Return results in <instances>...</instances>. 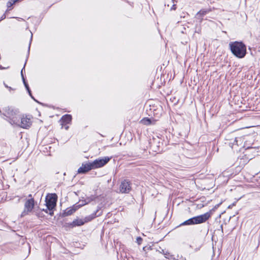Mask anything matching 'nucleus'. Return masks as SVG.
Returning <instances> with one entry per match:
<instances>
[{
	"mask_svg": "<svg viewBox=\"0 0 260 260\" xmlns=\"http://www.w3.org/2000/svg\"><path fill=\"white\" fill-rule=\"evenodd\" d=\"M19 1V0H14V1H15V2H17V1Z\"/></svg>",
	"mask_w": 260,
	"mask_h": 260,
	"instance_id": "22",
	"label": "nucleus"
},
{
	"mask_svg": "<svg viewBox=\"0 0 260 260\" xmlns=\"http://www.w3.org/2000/svg\"><path fill=\"white\" fill-rule=\"evenodd\" d=\"M110 160V158L108 156L95 159L91 162L93 170L104 166Z\"/></svg>",
	"mask_w": 260,
	"mask_h": 260,
	"instance_id": "7",
	"label": "nucleus"
},
{
	"mask_svg": "<svg viewBox=\"0 0 260 260\" xmlns=\"http://www.w3.org/2000/svg\"><path fill=\"white\" fill-rule=\"evenodd\" d=\"M164 254L165 257L169 260H177L174 255H172L168 252H166Z\"/></svg>",
	"mask_w": 260,
	"mask_h": 260,
	"instance_id": "14",
	"label": "nucleus"
},
{
	"mask_svg": "<svg viewBox=\"0 0 260 260\" xmlns=\"http://www.w3.org/2000/svg\"><path fill=\"white\" fill-rule=\"evenodd\" d=\"M99 212V210H96V212L94 214H92L86 217L83 219H77L73 221V225L74 226H80L83 225L85 223L89 222L95 218L96 216H99L101 214V212H100L98 214L96 215V213Z\"/></svg>",
	"mask_w": 260,
	"mask_h": 260,
	"instance_id": "6",
	"label": "nucleus"
},
{
	"mask_svg": "<svg viewBox=\"0 0 260 260\" xmlns=\"http://www.w3.org/2000/svg\"><path fill=\"white\" fill-rule=\"evenodd\" d=\"M18 123L15 124L16 125H18L23 128H27L30 127L32 121L30 117L27 116H22L20 118L17 119Z\"/></svg>",
	"mask_w": 260,
	"mask_h": 260,
	"instance_id": "8",
	"label": "nucleus"
},
{
	"mask_svg": "<svg viewBox=\"0 0 260 260\" xmlns=\"http://www.w3.org/2000/svg\"><path fill=\"white\" fill-rule=\"evenodd\" d=\"M210 217V213L207 212L204 214L191 218L182 223L180 225H189L202 223L206 222Z\"/></svg>",
	"mask_w": 260,
	"mask_h": 260,
	"instance_id": "2",
	"label": "nucleus"
},
{
	"mask_svg": "<svg viewBox=\"0 0 260 260\" xmlns=\"http://www.w3.org/2000/svg\"><path fill=\"white\" fill-rule=\"evenodd\" d=\"M76 210H77V208L75 206L70 209H68L67 211V215H71L74 212H75Z\"/></svg>",
	"mask_w": 260,
	"mask_h": 260,
	"instance_id": "15",
	"label": "nucleus"
},
{
	"mask_svg": "<svg viewBox=\"0 0 260 260\" xmlns=\"http://www.w3.org/2000/svg\"><path fill=\"white\" fill-rule=\"evenodd\" d=\"M91 170H93L91 162L82 164V166L78 169L79 174H84Z\"/></svg>",
	"mask_w": 260,
	"mask_h": 260,
	"instance_id": "11",
	"label": "nucleus"
},
{
	"mask_svg": "<svg viewBox=\"0 0 260 260\" xmlns=\"http://www.w3.org/2000/svg\"><path fill=\"white\" fill-rule=\"evenodd\" d=\"M35 200L31 194H29L24 203V210L21 213V216L23 217L31 213L35 208Z\"/></svg>",
	"mask_w": 260,
	"mask_h": 260,
	"instance_id": "3",
	"label": "nucleus"
},
{
	"mask_svg": "<svg viewBox=\"0 0 260 260\" xmlns=\"http://www.w3.org/2000/svg\"><path fill=\"white\" fill-rule=\"evenodd\" d=\"M232 52L237 57L243 58L246 54V47L241 42H234L230 43Z\"/></svg>",
	"mask_w": 260,
	"mask_h": 260,
	"instance_id": "1",
	"label": "nucleus"
},
{
	"mask_svg": "<svg viewBox=\"0 0 260 260\" xmlns=\"http://www.w3.org/2000/svg\"><path fill=\"white\" fill-rule=\"evenodd\" d=\"M4 69L3 68H2L1 66H0V69Z\"/></svg>",
	"mask_w": 260,
	"mask_h": 260,
	"instance_id": "19",
	"label": "nucleus"
},
{
	"mask_svg": "<svg viewBox=\"0 0 260 260\" xmlns=\"http://www.w3.org/2000/svg\"><path fill=\"white\" fill-rule=\"evenodd\" d=\"M182 260H186L185 258H182Z\"/></svg>",
	"mask_w": 260,
	"mask_h": 260,
	"instance_id": "21",
	"label": "nucleus"
},
{
	"mask_svg": "<svg viewBox=\"0 0 260 260\" xmlns=\"http://www.w3.org/2000/svg\"><path fill=\"white\" fill-rule=\"evenodd\" d=\"M57 201V196L56 194H50L46 196V205L47 209L50 210L49 214L52 215L53 214L52 210L55 207Z\"/></svg>",
	"mask_w": 260,
	"mask_h": 260,
	"instance_id": "4",
	"label": "nucleus"
},
{
	"mask_svg": "<svg viewBox=\"0 0 260 260\" xmlns=\"http://www.w3.org/2000/svg\"><path fill=\"white\" fill-rule=\"evenodd\" d=\"M140 122L144 124V125H150L151 124H154V122H152L151 119L150 118H143Z\"/></svg>",
	"mask_w": 260,
	"mask_h": 260,
	"instance_id": "12",
	"label": "nucleus"
},
{
	"mask_svg": "<svg viewBox=\"0 0 260 260\" xmlns=\"http://www.w3.org/2000/svg\"><path fill=\"white\" fill-rule=\"evenodd\" d=\"M5 115L9 118V122L15 125L18 123V111L10 108H6L5 110Z\"/></svg>",
	"mask_w": 260,
	"mask_h": 260,
	"instance_id": "5",
	"label": "nucleus"
},
{
	"mask_svg": "<svg viewBox=\"0 0 260 260\" xmlns=\"http://www.w3.org/2000/svg\"><path fill=\"white\" fill-rule=\"evenodd\" d=\"M32 34H31V39H32Z\"/></svg>",
	"mask_w": 260,
	"mask_h": 260,
	"instance_id": "20",
	"label": "nucleus"
},
{
	"mask_svg": "<svg viewBox=\"0 0 260 260\" xmlns=\"http://www.w3.org/2000/svg\"><path fill=\"white\" fill-rule=\"evenodd\" d=\"M16 2L14 1V0H10L7 3V7L8 8H11Z\"/></svg>",
	"mask_w": 260,
	"mask_h": 260,
	"instance_id": "16",
	"label": "nucleus"
},
{
	"mask_svg": "<svg viewBox=\"0 0 260 260\" xmlns=\"http://www.w3.org/2000/svg\"><path fill=\"white\" fill-rule=\"evenodd\" d=\"M24 69V67H23V68L22 69L21 72V74L22 78V80H23V83H24V85H25V88H26V89L27 90V91H28V93H29V95H30V96H31V92H30V89H29V88L28 85V84L26 83V82H25V79H24V76H23V69Z\"/></svg>",
	"mask_w": 260,
	"mask_h": 260,
	"instance_id": "13",
	"label": "nucleus"
},
{
	"mask_svg": "<svg viewBox=\"0 0 260 260\" xmlns=\"http://www.w3.org/2000/svg\"><path fill=\"white\" fill-rule=\"evenodd\" d=\"M131 183L128 180L122 181L119 185V192L122 193H127L132 188Z\"/></svg>",
	"mask_w": 260,
	"mask_h": 260,
	"instance_id": "9",
	"label": "nucleus"
},
{
	"mask_svg": "<svg viewBox=\"0 0 260 260\" xmlns=\"http://www.w3.org/2000/svg\"><path fill=\"white\" fill-rule=\"evenodd\" d=\"M5 86H6L7 88H9L10 90H11L12 89L11 87H8V86L7 85H5Z\"/></svg>",
	"mask_w": 260,
	"mask_h": 260,
	"instance_id": "18",
	"label": "nucleus"
},
{
	"mask_svg": "<svg viewBox=\"0 0 260 260\" xmlns=\"http://www.w3.org/2000/svg\"><path fill=\"white\" fill-rule=\"evenodd\" d=\"M142 241V239L141 237H137V242L138 243V244L139 245H140L141 244Z\"/></svg>",
	"mask_w": 260,
	"mask_h": 260,
	"instance_id": "17",
	"label": "nucleus"
},
{
	"mask_svg": "<svg viewBox=\"0 0 260 260\" xmlns=\"http://www.w3.org/2000/svg\"><path fill=\"white\" fill-rule=\"evenodd\" d=\"M71 121L72 116L71 115L66 114L63 115L60 120L62 127H64L66 130H67L69 128L68 124L71 123Z\"/></svg>",
	"mask_w": 260,
	"mask_h": 260,
	"instance_id": "10",
	"label": "nucleus"
}]
</instances>
